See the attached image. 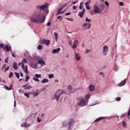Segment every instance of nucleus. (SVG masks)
<instances>
[{
    "label": "nucleus",
    "mask_w": 130,
    "mask_h": 130,
    "mask_svg": "<svg viewBox=\"0 0 130 130\" xmlns=\"http://www.w3.org/2000/svg\"><path fill=\"white\" fill-rule=\"evenodd\" d=\"M9 60V57H8L5 60V62H6V63H8Z\"/></svg>",
    "instance_id": "obj_48"
},
{
    "label": "nucleus",
    "mask_w": 130,
    "mask_h": 130,
    "mask_svg": "<svg viewBox=\"0 0 130 130\" xmlns=\"http://www.w3.org/2000/svg\"><path fill=\"white\" fill-rule=\"evenodd\" d=\"M79 9L82 10L83 9V2H81L79 5Z\"/></svg>",
    "instance_id": "obj_30"
},
{
    "label": "nucleus",
    "mask_w": 130,
    "mask_h": 130,
    "mask_svg": "<svg viewBox=\"0 0 130 130\" xmlns=\"http://www.w3.org/2000/svg\"><path fill=\"white\" fill-rule=\"evenodd\" d=\"M40 43L41 44H45L47 46L50 44V41L46 40L45 39H42L40 40Z\"/></svg>",
    "instance_id": "obj_4"
},
{
    "label": "nucleus",
    "mask_w": 130,
    "mask_h": 130,
    "mask_svg": "<svg viewBox=\"0 0 130 130\" xmlns=\"http://www.w3.org/2000/svg\"><path fill=\"white\" fill-rule=\"evenodd\" d=\"M75 122V120L74 119H70L68 121V124H69V128H71V126L74 124V123Z\"/></svg>",
    "instance_id": "obj_8"
},
{
    "label": "nucleus",
    "mask_w": 130,
    "mask_h": 130,
    "mask_svg": "<svg viewBox=\"0 0 130 130\" xmlns=\"http://www.w3.org/2000/svg\"><path fill=\"white\" fill-rule=\"evenodd\" d=\"M54 37L56 41L57 42V38H58V35L57 34V32H54Z\"/></svg>",
    "instance_id": "obj_28"
},
{
    "label": "nucleus",
    "mask_w": 130,
    "mask_h": 130,
    "mask_svg": "<svg viewBox=\"0 0 130 130\" xmlns=\"http://www.w3.org/2000/svg\"><path fill=\"white\" fill-rule=\"evenodd\" d=\"M84 14H85V8L83 9L82 11L78 13V16L80 18H82L84 16Z\"/></svg>",
    "instance_id": "obj_11"
},
{
    "label": "nucleus",
    "mask_w": 130,
    "mask_h": 130,
    "mask_svg": "<svg viewBox=\"0 0 130 130\" xmlns=\"http://www.w3.org/2000/svg\"><path fill=\"white\" fill-rule=\"evenodd\" d=\"M91 1H89V2H86L85 3V7H89V4H90Z\"/></svg>",
    "instance_id": "obj_35"
},
{
    "label": "nucleus",
    "mask_w": 130,
    "mask_h": 130,
    "mask_svg": "<svg viewBox=\"0 0 130 130\" xmlns=\"http://www.w3.org/2000/svg\"><path fill=\"white\" fill-rule=\"evenodd\" d=\"M124 116H125V114H122L121 115V117H124Z\"/></svg>",
    "instance_id": "obj_57"
},
{
    "label": "nucleus",
    "mask_w": 130,
    "mask_h": 130,
    "mask_svg": "<svg viewBox=\"0 0 130 130\" xmlns=\"http://www.w3.org/2000/svg\"><path fill=\"white\" fill-rule=\"evenodd\" d=\"M78 105L79 106H86V100L85 99H83L79 103Z\"/></svg>",
    "instance_id": "obj_9"
},
{
    "label": "nucleus",
    "mask_w": 130,
    "mask_h": 130,
    "mask_svg": "<svg viewBox=\"0 0 130 130\" xmlns=\"http://www.w3.org/2000/svg\"><path fill=\"white\" fill-rule=\"evenodd\" d=\"M91 28V23H85L82 25L83 30H88Z\"/></svg>",
    "instance_id": "obj_5"
},
{
    "label": "nucleus",
    "mask_w": 130,
    "mask_h": 130,
    "mask_svg": "<svg viewBox=\"0 0 130 130\" xmlns=\"http://www.w3.org/2000/svg\"><path fill=\"white\" fill-rule=\"evenodd\" d=\"M127 116H128V118L130 119V111L129 110L128 111Z\"/></svg>",
    "instance_id": "obj_51"
},
{
    "label": "nucleus",
    "mask_w": 130,
    "mask_h": 130,
    "mask_svg": "<svg viewBox=\"0 0 130 130\" xmlns=\"http://www.w3.org/2000/svg\"><path fill=\"white\" fill-rule=\"evenodd\" d=\"M91 21H92V20L88 19V17H86L85 22H88V23H90V22H91Z\"/></svg>",
    "instance_id": "obj_32"
},
{
    "label": "nucleus",
    "mask_w": 130,
    "mask_h": 130,
    "mask_svg": "<svg viewBox=\"0 0 130 130\" xmlns=\"http://www.w3.org/2000/svg\"><path fill=\"white\" fill-rule=\"evenodd\" d=\"M63 126H67V125H68V123L67 122V121H64L63 122Z\"/></svg>",
    "instance_id": "obj_45"
},
{
    "label": "nucleus",
    "mask_w": 130,
    "mask_h": 130,
    "mask_svg": "<svg viewBox=\"0 0 130 130\" xmlns=\"http://www.w3.org/2000/svg\"><path fill=\"white\" fill-rule=\"evenodd\" d=\"M77 4V1H74L72 2V5H76Z\"/></svg>",
    "instance_id": "obj_61"
},
{
    "label": "nucleus",
    "mask_w": 130,
    "mask_h": 130,
    "mask_svg": "<svg viewBox=\"0 0 130 130\" xmlns=\"http://www.w3.org/2000/svg\"><path fill=\"white\" fill-rule=\"evenodd\" d=\"M13 76H14V74L13 73V72H10L9 75V78H13Z\"/></svg>",
    "instance_id": "obj_34"
},
{
    "label": "nucleus",
    "mask_w": 130,
    "mask_h": 130,
    "mask_svg": "<svg viewBox=\"0 0 130 130\" xmlns=\"http://www.w3.org/2000/svg\"><path fill=\"white\" fill-rule=\"evenodd\" d=\"M86 9H87V10H90V7H89V6H86Z\"/></svg>",
    "instance_id": "obj_64"
},
{
    "label": "nucleus",
    "mask_w": 130,
    "mask_h": 130,
    "mask_svg": "<svg viewBox=\"0 0 130 130\" xmlns=\"http://www.w3.org/2000/svg\"><path fill=\"white\" fill-rule=\"evenodd\" d=\"M86 102L89 101V99H90V94H87L85 96Z\"/></svg>",
    "instance_id": "obj_24"
},
{
    "label": "nucleus",
    "mask_w": 130,
    "mask_h": 130,
    "mask_svg": "<svg viewBox=\"0 0 130 130\" xmlns=\"http://www.w3.org/2000/svg\"><path fill=\"white\" fill-rule=\"evenodd\" d=\"M4 48L6 49V52H9V51H12V47L11 46L9 47V45H7L6 46V47Z\"/></svg>",
    "instance_id": "obj_12"
},
{
    "label": "nucleus",
    "mask_w": 130,
    "mask_h": 130,
    "mask_svg": "<svg viewBox=\"0 0 130 130\" xmlns=\"http://www.w3.org/2000/svg\"><path fill=\"white\" fill-rule=\"evenodd\" d=\"M14 74H15V75H16V78H17V79H19V78H20V73L15 72Z\"/></svg>",
    "instance_id": "obj_31"
},
{
    "label": "nucleus",
    "mask_w": 130,
    "mask_h": 130,
    "mask_svg": "<svg viewBox=\"0 0 130 130\" xmlns=\"http://www.w3.org/2000/svg\"><path fill=\"white\" fill-rule=\"evenodd\" d=\"M72 9L73 10H77V6H73V7H72Z\"/></svg>",
    "instance_id": "obj_55"
},
{
    "label": "nucleus",
    "mask_w": 130,
    "mask_h": 130,
    "mask_svg": "<svg viewBox=\"0 0 130 130\" xmlns=\"http://www.w3.org/2000/svg\"><path fill=\"white\" fill-rule=\"evenodd\" d=\"M37 119H38V122H41V119H40L39 118V117H38L37 118Z\"/></svg>",
    "instance_id": "obj_56"
},
{
    "label": "nucleus",
    "mask_w": 130,
    "mask_h": 130,
    "mask_svg": "<svg viewBox=\"0 0 130 130\" xmlns=\"http://www.w3.org/2000/svg\"><path fill=\"white\" fill-rule=\"evenodd\" d=\"M68 4H70V2L65 3L64 5L61 6L60 8L62 10H63V9L66 8V7H68Z\"/></svg>",
    "instance_id": "obj_20"
},
{
    "label": "nucleus",
    "mask_w": 130,
    "mask_h": 130,
    "mask_svg": "<svg viewBox=\"0 0 130 130\" xmlns=\"http://www.w3.org/2000/svg\"><path fill=\"white\" fill-rule=\"evenodd\" d=\"M126 83V81L125 80V79H124V80H122L120 83H119L118 85L119 86V87H121L122 86H124Z\"/></svg>",
    "instance_id": "obj_13"
},
{
    "label": "nucleus",
    "mask_w": 130,
    "mask_h": 130,
    "mask_svg": "<svg viewBox=\"0 0 130 130\" xmlns=\"http://www.w3.org/2000/svg\"><path fill=\"white\" fill-rule=\"evenodd\" d=\"M28 86V83H26V84L22 86V88H26Z\"/></svg>",
    "instance_id": "obj_53"
},
{
    "label": "nucleus",
    "mask_w": 130,
    "mask_h": 130,
    "mask_svg": "<svg viewBox=\"0 0 130 130\" xmlns=\"http://www.w3.org/2000/svg\"><path fill=\"white\" fill-rule=\"evenodd\" d=\"M4 47H5V45H4V44H0L1 48H4Z\"/></svg>",
    "instance_id": "obj_49"
},
{
    "label": "nucleus",
    "mask_w": 130,
    "mask_h": 130,
    "mask_svg": "<svg viewBox=\"0 0 130 130\" xmlns=\"http://www.w3.org/2000/svg\"><path fill=\"white\" fill-rule=\"evenodd\" d=\"M47 8V5H44L43 6H38L37 9H39L41 11H45L46 8Z\"/></svg>",
    "instance_id": "obj_7"
},
{
    "label": "nucleus",
    "mask_w": 130,
    "mask_h": 130,
    "mask_svg": "<svg viewBox=\"0 0 130 130\" xmlns=\"http://www.w3.org/2000/svg\"><path fill=\"white\" fill-rule=\"evenodd\" d=\"M32 88V86H28L24 88V90H30Z\"/></svg>",
    "instance_id": "obj_33"
},
{
    "label": "nucleus",
    "mask_w": 130,
    "mask_h": 130,
    "mask_svg": "<svg viewBox=\"0 0 130 130\" xmlns=\"http://www.w3.org/2000/svg\"><path fill=\"white\" fill-rule=\"evenodd\" d=\"M67 20L68 21H70L71 22H74V19L73 18H66Z\"/></svg>",
    "instance_id": "obj_38"
},
{
    "label": "nucleus",
    "mask_w": 130,
    "mask_h": 130,
    "mask_svg": "<svg viewBox=\"0 0 130 130\" xmlns=\"http://www.w3.org/2000/svg\"><path fill=\"white\" fill-rule=\"evenodd\" d=\"M69 15H71V12H70V13H67L65 14V16H69Z\"/></svg>",
    "instance_id": "obj_60"
},
{
    "label": "nucleus",
    "mask_w": 130,
    "mask_h": 130,
    "mask_svg": "<svg viewBox=\"0 0 130 130\" xmlns=\"http://www.w3.org/2000/svg\"><path fill=\"white\" fill-rule=\"evenodd\" d=\"M21 126L24 127V126H27V123L25 122L22 124H21Z\"/></svg>",
    "instance_id": "obj_43"
},
{
    "label": "nucleus",
    "mask_w": 130,
    "mask_h": 130,
    "mask_svg": "<svg viewBox=\"0 0 130 130\" xmlns=\"http://www.w3.org/2000/svg\"><path fill=\"white\" fill-rule=\"evenodd\" d=\"M35 76L36 78H41V75L40 74H35Z\"/></svg>",
    "instance_id": "obj_40"
},
{
    "label": "nucleus",
    "mask_w": 130,
    "mask_h": 130,
    "mask_svg": "<svg viewBox=\"0 0 130 130\" xmlns=\"http://www.w3.org/2000/svg\"><path fill=\"white\" fill-rule=\"evenodd\" d=\"M24 63H27V60L25 58L22 60L21 66H22V64H24Z\"/></svg>",
    "instance_id": "obj_29"
},
{
    "label": "nucleus",
    "mask_w": 130,
    "mask_h": 130,
    "mask_svg": "<svg viewBox=\"0 0 130 130\" xmlns=\"http://www.w3.org/2000/svg\"><path fill=\"white\" fill-rule=\"evenodd\" d=\"M6 67H7V64H4L3 65V69H6Z\"/></svg>",
    "instance_id": "obj_59"
},
{
    "label": "nucleus",
    "mask_w": 130,
    "mask_h": 130,
    "mask_svg": "<svg viewBox=\"0 0 130 130\" xmlns=\"http://www.w3.org/2000/svg\"><path fill=\"white\" fill-rule=\"evenodd\" d=\"M33 80H34V81H36V82H39L40 81L39 79L37 77H36V78L34 77Z\"/></svg>",
    "instance_id": "obj_39"
},
{
    "label": "nucleus",
    "mask_w": 130,
    "mask_h": 130,
    "mask_svg": "<svg viewBox=\"0 0 130 130\" xmlns=\"http://www.w3.org/2000/svg\"><path fill=\"white\" fill-rule=\"evenodd\" d=\"M21 67L24 73H25V74H28V66L26 65L25 67V64H22V66H21Z\"/></svg>",
    "instance_id": "obj_10"
},
{
    "label": "nucleus",
    "mask_w": 130,
    "mask_h": 130,
    "mask_svg": "<svg viewBox=\"0 0 130 130\" xmlns=\"http://www.w3.org/2000/svg\"><path fill=\"white\" fill-rule=\"evenodd\" d=\"M61 8H59V10L57 11V15H61L63 13V12H61Z\"/></svg>",
    "instance_id": "obj_25"
},
{
    "label": "nucleus",
    "mask_w": 130,
    "mask_h": 130,
    "mask_svg": "<svg viewBox=\"0 0 130 130\" xmlns=\"http://www.w3.org/2000/svg\"><path fill=\"white\" fill-rule=\"evenodd\" d=\"M75 58L77 59V60H80V58H81V57L79 56V54L77 53H75Z\"/></svg>",
    "instance_id": "obj_22"
},
{
    "label": "nucleus",
    "mask_w": 130,
    "mask_h": 130,
    "mask_svg": "<svg viewBox=\"0 0 130 130\" xmlns=\"http://www.w3.org/2000/svg\"><path fill=\"white\" fill-rule=\"evenodd\" d=\"M109 50L108 46H104L103 48V53L104 55H107L108 53V50Z\"/></svg>",
    "instance_id": "obj_6"
},
{
    "label": "nucleus",
    "mask_w": 130,
    "mask_h": 130,
    "mask_svg": "<svg viewBox=\"0 0 130 130\" xmlns=\"http://www.w3.org/2000/svg\"><path fill=\"white\" fill-rule=\"evenodd\" d=\"M116 101H120V100H121V98H117L116 99Z\"/></svg>",
    "instance_id": "obj_52"
},
{
    "label": "nucleus",
    "mask_w": 130,
    "mask_h": 130,
    "mask_svg": "<svg viewBox=\"0 0 130 130\" xmlns=\"http://www.w3.org/2000/svg\"><path fill=\"white\" fill-rule=\"evenodd\" d=\"M5 89L6 90H8V91H10V90H12L13 89V85H10L9 87L6 86Z\"/></svg>",
    "instance_id": "obj_18"
},
{
    "label": "nucleus",
    "mask_w": 130,
    "mask_h": 130,
    "mask_svg": "<svg viewBox=\"0 0 130 130\" xmlns=\"http://www.w3.org/2000/svg\"><path fill=\"white\" fill-rule=\"evenodd\" d=\"M64 93H66V91L62 90H58L55 94V98L56 101H58L61 94H64Z\"/></svg>",
    "instance_id": "obj_2"
},
{
    "label": "nucleus",
    "mask_w": 130,
    "mask_h": 130,
    "mask_svg": "<svg viewBox=\"0 0 130 130\" xmlns=\"http://www.w3.org/2000/svg\"><path fill=\"white\" fill-rule=\"evenodd\" d=\"M13 68L14 69V70H18V64H17V62H14L13 63Z\"/></svg>",
    "instance_id": "obj_21"
},
{
    "label": "nucleus",
    "mask_w": 130,
    "mask_h": 130,
    "mask_svg": "<svg viewBox=\"0 0 130 130\" xmlns=\"http://www.w3.org/2000/svg\"><path fill=\"white\" fill-rule=\"evenodd\" d=\"M119 5L121 6V7H123V6L124 5V4L123 3V2H120L119 3Z\"/></svg>",
    "instance_id": "obj_47"
},
{
    "label": "nucleus",
    "mask_w": 130,
    "mask_h": 130,
    "mask_svg": "<svg viewBox=\"0 0 130 130\" xmlns=\"http://www.w3.org/2000/svg\"><path fill=\"white\" fill-rule=\"evenodd\" d=\"M42 83L43 84H45V83H48V79H44L42 81Z\"/></svg>",
    "instance_id": "obj_27"
},
{
    "label": "nucleus",
    "mask_w": 130,
    "mask_h": 130,
    "mask_svg": "<svg viewBox=\"0 0 130 130\" xmlns=\"http://www.w3.org/2000/svg\"><path fill=\"white\" fill-rule=\"evenodd\" d=\"M42 48H43V47H42V45H39L38 46V49H39V50H41V49H42Z\"/></svg>",
    "instance_id": "obj_36"
},
{
    "label": "nucleus",
    "mask_w": 130,
    "mask_h": 130,
    "mask_svg": "<svg viewBox=\"0 0 130 130\" xmlns=\"http://www.w3.org/2000/svg\"><path fill=\"white\" fill-rule=\"evenodd\" d=\"M123 127H126V123L124 121H123Z\"/></svg>",
    "instance_id": "obj_42"
},
{
    "label": "nucleus",
    "mask_w": 130,
    "mask_h": 130,
    "mask_svg": "<svg viewBox=\"0 0 130 130\" xmlns=\"http://www.w3.org/2000/svg\"><path fill=\"white\" fill-rule=\"evenodd\" d=\"M9 70H10V67H7V68L6 69L5 71V73H6L7 72V71H9Z\"/></svg>",
    "instance_id": "obj_50"
},
{
    "label": "nucleus",
    "mask_w": 130,
    "mask_h": 130,
    "mask_svg": "<svg viewBox=\"0 0 130 130\" xmlns=\"http://www.w3.org/2000/svg\"><path fill=\"white\" fill-rule=\"evenodd\" d=\"M29 79H30V77H29V76H28V75H26L25 81L28 82V81L29 80Z\"/></svg>",
    "instance_id": "obj_37"
},
{
    "label": "nucleus",
    "mask_w": 130,
    "mask_h": 130,
    "mask_svg": "<svg viewBox=\"0 0 130 130\" xmlns=\"http://www.w3.org/2000/svg\"><path fill=\"white\" fill-rule=\"evenodd\" d=\"M38 63H40V64H44V63H45V62L44 61L43 59H40L38 61Z\"/></svg>",
    "instance_id": "obj_23"
},
{
    "label": "nucleus",
    "mask_w": 130,
    "mask_h": 130,
    "mask_svg": "<svg viewBox=\"0 0 130 130\" xmlns=\"http://www.w3.org/2000/svg\"><path fill=\"white\" fill-rule=\"evenodd\" d=\"M89 90L91 92H93V91H94V90H95V86H94L92 84H90L89 86Z\"/></svg>",
    "instance_id": "obj_14"
},
{
    "label": "nucleus",
    "mask_w": 130,
    "mask_h": 130,
    "mask_svg": "<svg viewBox=\"0 0 130 130\" xmlns=\"http://www.w3.org/2000/svg\"><path fill=\"white\" fill-rule=\"evenodd\" d=\"M59 51H60V48H57V49H54L52 51V53H53V54H54L55 53H56V52H58Z\"/></svg>",
    "instance_id": "obj_15"
},
{
    "label": "nucleus",
    "mask_w": 130,
    "mask_h": 130,
    "mask_svg": "<svg viewBox=\"0 0 130 130\" xmlns=\"http://www.w3.org/2000/svg\"><path fill=\"white\" fill-rule=\"evenodd\" d=\"M24 96H25L26 97H27V98H29V94L27 93H24Z\"/></svg>",
    "instance_id": "obj_46"
},
{
    "label": "nucleus",
    "mask_w": 130,
    "mask_h": 130,
    "mask_svg": "<svg viewBox=\"0 0 130 130\" xmlns=\"http://www.w3.org/2000/svg\"><path fill=\"white\" fill-rule=\"evenodd\" d=\"M99 75H101V76H104V73H103V72H100Z\"/></svg>",
    "instance_id": "obj_58"
},
{
    "label": "nucleus",
    "mask_w": 130,
    "mask_h": 130,
    "mask_svg": "<svg viewBox=\"0 0 130 130\" xmlns=\"http://www.w3.org/2000/svg\"><path fill=\"white\" fill-rule=\"evenodd\" d=\"M78 43L79 42H78V40H76L74 43L73 48H77V46H78Z\"/></svg>",
    "instance_id": "obj_17"
},
{
    "label": "nucleus",
    "mask_w": 130,
    "mask_h": 130,
    "mask_svg": "<svg viewBox=\"0 0 130 130\" xmlns=\"http://www.w3.org/2000/svg\"><path fill=\"white\" fill-rule=\"evenodd\" d=\"M32 94L34 95V97H36L39 95V92H32Z\"/></svg>",
    "instance_id": "obj_26"
},
{
    "label": "nucleus",
    "mask_w": 130,
    "mask_h": 130,
    "mask_svg": "<svg viewBox=\"0 0 130 130\" xmlns=\"http://www.w3.org/2000/svg\"><path fill=\"white\" fill-rule=\"evenodd\" d=\"M68 4H70V2L65 3L64 5L61 6L60 8L62 10H63V9L66 8V7H68Z\"/></svg>",
    "instance_id": "obj_19"
},
{
    "label": "nucleus",
    "mask_w": 130,
    "mask_h": 130,
    "mask_svg": "<svg viewBox=\"0 0 130 130\" xmlns=\"http://www.w3.org/2000/svg\"><path fill=\"white\" fill-rule=\"evenodd\" d=\"M93 12H94L95 14H101L102 12V9L95 5L93 6Z\"/></svg>",
    "instance_id": "obj_3"
},
{
    "label": "nucleus",
    "mask_w": 130,
    "mask_h": 130,
    "mask_svg": "<svg viewBox=\"0 0 130 130\" xmlns=\"http://www.w3.org/2000/svg\"><path fill=\"white\" fill-rule=\"evenodd\" d=\"M105 5H106V6H107V7H109V3H108V2H107V1H105Z\"/></svg>",
    "instance_id": "obj_44"
},
{
    "label": "nucleus",
    "mask_w": 130,
    "mask_h": 130,
    "mask_svg": "<svg viewBox=\"0 0 130 130\" xmlns=\"http://www.w3.org/2000/svg\"><path fill=\"white\" fill-rule=\"evenodd\" d=\"M47 26H50V22H49L47 23Z\"/></svg>",
    "instance_id": "obj_62"
},
{
    "label": "nucleus",
    "mask_w": 130,
    "mask_h": 130,
    "mask_svg": "<svg viewBox=\"0 0 130 130\" xmlns=\"http://www.w3.org/2000/svg\"><path fill=\"white\" fill-rule=\"evenodd\" d=\"M68 90H72V85H69L68 88Z\"/></svg>",
    "instance_id": "obj_54"
},
{
    "label": "nucleus",
    "mask_w": 130,
    "mask_h": 130,
    "mask_svg": "<svg viewBox=\"0 0 130 130\" xmlns=\"http://www.w3.org/2000/svg\"><path fill=\"white\" fill-rule=\"evenodd\" d=\"M105 118L104 117H99V118H96L94 122H98V121H100V120H102V119H104Z\"/></svg>",
    "instance_id": "obj_16"
},
{
    "label": "nucleus",
    "mask_w": 130,
    "mask_h": 130,
    "mask_svg": "<svg viewBox=\"0 0 130 130\" xmlns=\"http://www.w3.org/2000/svg\"><path fill=\"white\" fill-rule=\"evenodd\" d=\"M40 15V13L34 15L30 18L31 21L34 23H43L45 21V16H41Z\"/></svg>",
    "instance_id": "obj_1"
},
{
    "label": "nucleus",
    "mask_w": 130,
    "mask_h": 130,
    "mask_svg": "<svg viewBox=\"0 0 130 130\" xmlns=\"http://www.w3.org/2000/svg\"><path fill=\"white\" fill-rule=\"evenodd\" d=\"M54 75H53V74H50L49 75V79H52V78H54Z\"/></svg>",
    "instance_id": "obj_41"
},
{
    "label": "nucleus",
    "mask_w": 130,
    "mask_h": 130,
    "mask_svg": "<svg viewBox=\"0 0 130 130\" xmlns=\"http://www.w3.org/2000/svg\"><path fill=\"white\" fill-rule=\"evenodd\" d=\"M88 52H90V50L86 49V53H88Z\"/></svg>",
    "instance_id": "obj_63"
}]
</instances>
